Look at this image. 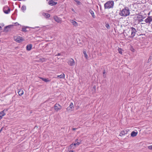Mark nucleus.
I'll use <instances>...</instances> for the list:
<instances>
[{
    "label": "nucleus",
    "mask_w": 152,
    "mask_h": 152,
    "mask_svg": "<svg viewBox=\"0 0 152 152\" xmlns=\"http://www.w3.org/2000/svg\"><path fill=\"white\" fill-rule=\"evenodd\" d=\"M130 14V10L127 7H125L122 10H121L119 14L121 16L126 17L129 15Z\"/></svg>",
    "instance_id": "f257e3e1"
},
{
    "label": "nucleus",
    "mask_w": 152,
    "mask_h": 152,
    "mask_svg": "<svg viewBox=\"0 0 152 152\" xmlns=\"http://www.w3.org/2000/svg\"><path fill=\"white\" fill-rule=\"evenodd\" d=\"M114 2L113 1H109L104 4V8L105 9H109L113 7Z\"/></svg>",
    "instance_id": "f03ea898"
},
{
    "label": "nucleus",
    "mask_w": 152,
    "mask_h": 152,
    "mask_svg": "<svg viewBox=\"0 0 152 152\" xmlns=\"http://www.w3.org/2000/svg\"><path fill=\"white\" fill-rule=\"evenodd\" d=\"M130 31H131V38H133L135 35V34H136L137 31L136 29L133 27H131L130 28Z\"/></svg>",
    "instance_id": "7ed1b4c3"
},
{
    "label": "nucleus",
    "mask_w": 152,
    "mask_h": 152,
    "mask_svg": "<svg viewBox=\"0 0 152 152\" xmlns=\"http://www.w3.org/2000/svg\"><path fill=\"white\" fill-rule=\"evenodd\" d=\"M124 33L125 36H126L128 38H131V31L130 28H128L124 31Z\"/></svg>",
    "instance_id": "20e7f679"
},
{
    "label": "nucleus",
    "mask_w": 152,
    "mask_h": 152,
    "mask_svg": "<svg viewBox=\"0 0 152 152\" xmlns=\"http://www.w3.org/2000/svg\"><path fill=\"white\" fill-rule=\"evenodd\" d=\"M14 38L15 41L19 43H20L24 40L22 37L18 36L14 37Z\"/></svg>",
    "instance_id": "39448f33"
},
{
    "label": "nucleus",
    "mask_w": 152,
    "mask_h": 152,
    "mask_svg": "<svg viewBox=\"0 0 152 152\" xmlns=\"http://www.w3.org/2000/svg\"><path fill=\"white\" fill-rule=\"evenodd\" d=\"M81 142V140H79L76 143H72L70 145L69 147L70 148L72 149H75V146L76 145H78Z\"/></svg>",
    "instance_id": "423d86ee"
},
{
    "label": "nucleus",
    "mask_w": 152,
    "mask_h": 152,
    "mask_svg": "<svg viewBox=\"0 0 152 152\" xmlns=\"http://www.w3.org/2000/svg\"><path fill=\"white\" fill-rule=\"evenodd\" d=\"M54 108L55 110L57 111L62 108V106L59 104H56L54 105Z\"/></svg>",
    "instance_id": "0eeeda50"
},
{
    "label": "nucleus",
    "mask_w": 152,
    "mask_h": 152,
    "mask_svg": "<svg viewBox=\"0 0 152 152\" xmlns=\"http://www.w3.org/2000/svg\"><path fill=\"white\" fill-rule=\"evenodd\" d=\"M145 21L146 23L150 24L151 22H152V16H148L145 20Z\"/></svg>",
    "instance_id": "6e6552de"
},
{
    "label": "nucleus",
    "mask_w": 152,
    "mask_h": 152,
    "mask_svg": "<svg viewBox=\"0 0 152 152\" xmlns=\"http://www.w3.org/2000/svg\"><path fill=\"white\" fill-rule=\"evenodd\" d=\"M68 64L70 66H73L75 65V63L74 60L72 58L69 59L68 62Z\"/></svg>",
    "instance_id": "1a4fd4ad"
},
{
    "label": "nucleus",
    "mask_w": 152,
    "mask_h": 152,
    "mask_svg": "<svg viewBox=\"0 0 152 152\" xmlns=\"http://www.w3.org/2000/svg\"><path fill=\"white\" fill-rule=\"evenodd\" d=\"M3 10L4 13L6 14H8L10 11V9L7 7H4Z\"/></svg>",
    "instance_id": "9d476101"
},
{
    "label": "nucleus",
    "mask_w": 152,
    "mask_h": 152,
    "mask_svg": "<svg viewBox=\"0 0 152 152\" xmlns=\"http://www.w3.org/2000/svg\"><path fill=\"white\" fill-rule=\"evenodd\" d=\"M74 108V104L72 103H71L69 106L67 108L68 111H72Z\"/></svg>",
    "instance_id": "9b49d317"
},
{
    "label": "nucleus",
    "mask_w": 152,
    "mask_h": 152,
    "mask_svg": "<svg viewBox=\"0 0 152 152\" xmlns=\"http://www.w3.org/2000/svg\"><path fill=\"white\" fill-rule=\"evenodd\" d=\"M54 19L55 21L58 23H60L61 21V19L57 16H55L54 17Z\"/></svg>",
    "instance_id": "f8f14e48"
},
{
    "label": "nucleus",
    "mask_w": 152,
    "mask_h": 152,
    "mask_svg": "<svg viewBox=\"0 0 152 152\" xmlns=\"http://www.w3.org/2000/svg\"><path fill=\"white\" fill-rule=\"evenodd\" d=\"M48 4L51 6L55 5L57 4V2H55L53 0H49L48 2Z\"/></svg>",
    "instance_id": "ddd939ff"
},
{
    "label": "nucleus",
    "mask_w": 152,
    "mask_h": 152,
    "mask_svg": "<svg viewBox=\"0 0 152 152\" xmlns=\"http://www.w3.org/2000/svg\"><path fill=\"white\" fill-rule=\"evenodd\" d=\"M39 78L46 83L49 82L50 81V80L48 78H45L42 77H40Z\"/></svg>",
    "instance_id": "4468645a"
},
{
    "label": "nucleus",
    "mask_w": 152,
    "mask_h": 152,
    "mask_svg": "<svg viewBox=\"0 0 152 152\" xmlns=\"http://www.w3.org/2000/svg\"><path fill=\"white\" fill-rule=\"evenodd\" d=\"M5 110H4L3 111L0 112V119H1L2 117L5 115Z\"/></svg>",
    "instance_id": "2eb2a0df"
},
{
    "label": "nucleus",
    "mask_w": 152,
    "mask_h": 152,
    "mask_svg": "<svg viewBox=\"0 0 152 152\" xmlns=\"http://www.w3.org/2000/svg\"><path fill=\"white\" fill-rule=\"evenodd\" d=\"M127 131L126 130H123L121 132L120 135V136H122L127 134Z\"/></svg>",
    "instance_id": "dca6fc26"
},
{
    "label": "nucleus",
    "mask_w": 152,
    "mask_h": 152,
    "mask_svg": "<svg viewBox=\"0 0 152 152\" xmlns=\"http://www.w3.org/2000/svg\"><path fill=\"white\" fill-rule=\"evenodd\" d=\"M71 22L75 26H77L78 25L77 23L73 20H71Z\"/></svg>",
    "instance_id": "f3484780"
},
{
    "label": "nucleus",
    "mask_w": 152,
    "mask_h": 152,
    "mask_svg": "<svg viewBox=\"0 0 152 152\" xmlns=\"http://www.w3.org/2000/svg\"><path fill=\"white\" fill-rule=\"evenodd\" d=\"M42 15L46 18H48L50 16V15L48 13L43 12L42 13Z\"/></svg>",
    "instance_id": "a211bd4d"
},
{
    "label": "nucleus",
    "mask_w": 152,
    "mask_h": 152,
    "mask_svg": "<svg viewBox=\"0 0 152 152\" xmlns=\"http://www.w3.org/2000/svg\"><path fill=\"white\" fill-rule=\"evenodd\" d=\"M32 47L31 44H29L26 46V49L27 50L29 51L31 50Z\"/></svg>",
    "instance_id": "6ab92c4d"
},
{
    "label": "nucleus",
    "mask_w": 152,
    "mask_h": 152,
    "mask_svg": "<svg viewBox=\"0 0 152 152\" xmlns=\"http://www.w3.org/2000/svg\"><path fill=\"white\" fill-rule=\"evenodd\" d=\"M137 134V132H135L134 131H133L131 133V136H132V137H135L136 136Z\"/></svg>",
    "instance_id": "aec40b11"
},
{
    "label": "nucleus",
    "mask_w": 152,
    "mask_h": 152,
    "mask_svg": "<svg viewBox=\"0 0 152 152\" xmlns=\"http://www.w3.org/2000/svg\"><path fill=\"white\" fill-rule=\"evenodd\" d=\"M18 93L19 96H21L23 94V91L22 90H20L18 92Z\"/></svg>",
    "instance_id": "412c9836"
},
{
    "label": "nucleus",
    "mask_w": 152,
    "mask_h": 152,
    "mask_svg": "<svg viewBox=\"0 0 152 152\" xmlns=\"http://www.w3.org/2000/svg\"><path fill=\"white\" fill-rule=\"evenodd\" d=\"M57 77H59L60 78H64L65 77V75L64 74L62 73L60 75H58Z\"/></svg>",
    "instance_id": "4be33fe9"
},
{
    "label": "nucleus",
    "mask_w": 152,
    "mask_h": 152,
    "mask_svg": "<svg viewBox=\"0 0 152 152\" xmlns=\"http://www.w3.org/2000/svg\"><path fill=\"white\" fill-rule=\"evenodd\" d=\"M89 12H90V13H91V15H92V17L94 18H95V16L94 15V12L91 10H90Z\"/></svg>",
    "instance_id": "5701e85b"
},
{
    "label": "nucleus",
    "mask_w": 152,
    "mask_h": 152,
    "mask_svg": "<svg viewBox=\"0 0 152 152\" xmlns=\"http://www.w3.org/2000/svg\"><path fill=\"white\" fill-rule=\"evenodd\" d=\"M26 10V7L25 5H23L21 8V10L23 12L24 11Z\"/></svg>",
    "instance_id": "b1692460"
},
{
    "label": "nucleus",
    "mask_w": 152,
    "mask_h": 152,
    "mask_svg": "<svg viewBox=\"0 0 152 152\" xmlns=\"http://www.w3.org/2000/svg\"><path fill=\"white\" fill-rule=\"evenodd\" d=\"M83 54L84 55V56L85 57L86 59H87L88 58V55L87 54L86 52L85 51H83Z\"/></svg>",
    "instance_id": "393cba45"
},
{
    "label": "nucleus",
    "mask_w": 152,
    "mask_h": 152,
    "mask_svg": "<svg viewBox=\"0 0 152 152\" xmlns=\"http://www.w3.org/2000/svg\"><path fill=\"white\" fill-rule=\"evenodd\" d=\"M27 28V27H23L22 28V31L23 32H26L27 31V30H26Z\"/></svg>",
    "instance_id": "a878e982"
},
{
    "label": "nucleus",
    "mask_w": 152,
    "mask_h": 152,
    "mask_svg": "<svg viewBox=\"0 0 152 152\" xmlns=\"http://www.w3.org/2000/svg\"><path fill=\"white\" fill-rule=\"evenodd\" d=\"M118 51L119 53H120L121 54H122V50L121 48H119L118 49Z\"/></svg>",
    "instance_id": "bb28decb"
},
{
    "label": "nucleus",
    "mask_w": 152,
    "mask_h": 152,
    "mask_svg": "<svg viewBox=\"0 0 152 152\" xmlns=\"http://www.w3.org/2000/svg\"><path fill=\"white\" fill-rule=\"evenodd\" d=\"M13 26V25H9L5 27V28H11Z\"/></svg>",
    "instance_id": "cd10ccee"
},
{
    "label": "nucleus",
    "mask_w": 152,
    "mask_h": 152,
    "mask_svg": "<svg viewBox=\"0 0 152 152\" xmlns=\"http://www.w3.org/2000/svg\"><path fill=\"white\" fill-rule=\"evenodd\" d=\"M75 1L78 4L80 5V4L81 3L80 1H78L77 0H75Z\"/></svg>",
    "instance_id": "c85d7f7f"
},
{
    "label": "nucleus",
    "mask_w": 152,
    "mask_h": 152,
    "mask_svg": "<svg viewBox=\"0 0 152 152\" xmlns=\"http://www.w3.org/2000/svg\"><path fill=\"white\" fill-rule=\"evenodd\" d=\"M148 148L150 150H152V145H150L148 146Z\"/></svg>",
    "instance_id": "c756f323"
},
{
    "label": "nucleus",
    "mask_w": 152,
    "mask_h": 152,
    "mask_svg": "<svg viewBox=\"0 0 152 152\" xmlns=\"http://www.w3.org/2000/svg\"><path fill=\"white\" fill-rule=\"evenodd\" d=\"M105 26L107 28H110V25L108 24H106L105 25Z\"/></svg>",
    "instance_id": "7c9ffc66"
},
{
    "label": "nucleus",
    "mask_w": 152,
    "mask_h": 152,
    "mask_svg": "<svg viewBox=\"0 0 152 152\" xmlns=\"http://www.w3.org/2000/svg\"><path fill=\"white\" fill-rule=\"evenodd\" d=\"M105 74V70H104L103 72V76L104 77H105L106 76Z\"/></svg>",
    "instance_id": "2f4dec72"
},
{
    "label": "nucleus",
    "mask_w": 152,
    "mask_h": 152,
    "mask_svg": "<svg viewBox=\"0 0 152 152\" xmlns=\"http://www.w3.org/2000/svg\"><path fill=\"white\" fill-rule=\"evenodd\" d=\"M151 57H150V58H149L148 59V62H149L151 60Z\"/></svg>",
    "instance_id": "473e14b6"
},
{
    "label": "nucleus",
    "mask_w": 152,
    "mask_h": 152,
    "mask_svg": "<svg viewBox=\"0 0 152 152\" xmlns=\"http://www.w3.org/2000/svg\"><path fill=\"white\" fill-rule=\"evenodd\" d=\"M74 151L72 150H70L68 151V152H73Z\"/></svg>",
    "instance_id": "72a5a7b5"
},
{
    "label": "nucleus",
    "mask_w": 152,
    "mask_h": 152,
    "mask_svg": "<svg viewBox=\"0 0 152 152\" xmlns=\"http://www.w3.org/2000/svg\"><path fill=\"white\" fill-rule=\"evenodd\" d=\"M77 129V128H73L72 129V130H75Z\"/></svg>",
    "instance_id": "f704fd0d"
},
{
    "label": "nucleus",
    "mask_w": 152,
    "mask_h": 152,
    "mask_svg": "<svg viewBox=\"0 0 152 152\" xmlns=\"http://www.w3.org/2000/svg\"><path fill=\"white\" fill-rule=\"evenodd\" d=\"M72 11H73V12H75V10H74L73 9H72Z\"/></svg>",
    "instance_id": "c9c22d12"
},
{
    "label": "nucleus",
    "mask_w": 152,
    "mask_h": 152,
    "mask_svg": "<svg viewBox=\"0 0 152 152\" xmlns=\"http://www.w3.org/2000/svg\"><path fill=\"white\" fill-rule=\"evenodd\" d=\"M60 55H61L60 53H59L58 54V55H57L60 56Z\"/></svg>",
    "instance_id": "e433bc0d"
},
{
    "label": "nucleus",
    "mask_w": 152,
    "mask_h": 152,
    "mask_svg": "<svg viewBox=\"0 0 152 152\" xmlns=\"http://www.w3.org/2000/svg\"><path fill=\"white\" fill-rule=\"evenodd\" d=\"M15 24H17V25H19V24L18 23H15Z\"/></svg>",
    "instance_id": "4c0bfd02"
},
{
    "label": "nucleus",
    "mask_w": 152,
    "mask_h": 152,
    "mask_svg": "<svg viewBox=\"0 0 152 152\" xmlns=\"http://www.w3.org/2000/svg\"><path fill=\"white\" fill-rule=\"evenodd\" d=\"M1 29V26H0V29Z\"/></svg>",
    "instance_id": "58836bf2"
},
{
    "label": "nucleus",
    "mask_w": 152,
    "mask_h": 152,
    "mask_svg": "<svg viewBox=\"0 0 152 152\" xmlns=\"http://www.w3.org/2000/svg\"><path fill=\"white\" fill-rule=\"evenodd\" d=\"M1 129L0 130V132H1Z\"/></svg>",
    "instance_id": "ea45409f"
},
{
    "label": "nucleus",
    "mask_w": 152,
    "mask_h": 152,
    "mask_svg": "<svg viewBox=\"0 0 152 152\" xmlns=\"http://www.w3.org/2000/svg\"><path fill=\"white\" fill-rule=\"evenodd\" d=\"M37 28H38V27H36V28H37Z\"/></svg>",
    "instance_id": "a19ab883"
}]
</instances>
